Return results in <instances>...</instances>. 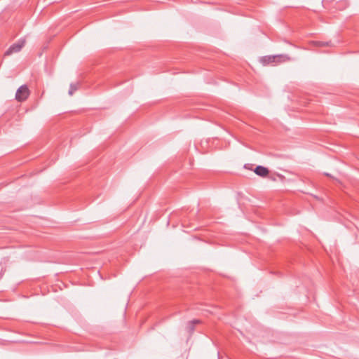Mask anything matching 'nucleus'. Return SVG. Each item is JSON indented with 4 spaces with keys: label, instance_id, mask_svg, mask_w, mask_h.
<instances>
[{
    "label": "nucleus",
    "instance_id": "5",
    "mask_svg": "<svg viewBox=\"0 0 359 359\" xmlns=\"http://www.w3.org/2000/svg\"><path fill=\"white\" fill-rule=\"evenodd\" d=\"M79 85L80 83L79 82L71 83L68 92L69 95L71 96L73 95V94L78 90Z\"/></svg>",
    "mask_w": 359,
    "mask_h": 359
},
{
    "label": "nucleus",
    "instance_id": "4",
    "mask_svg": "<svg viewBox=\"0 0 359 359\" xmlns=\"http://www.w3.org/2000/svg\"><path fill=\"white\" fill-rule=\"evenodd\" d=\"M254 172L258 176L264 177H266L269 172V170L267 168L262 165H257L254 170Z\"/></svg>",
    "mask_w": 359,
    "mask_h": 359
},
{
    "label": "nucleus",
    "instance_id": "1",
    "mask_svg": "<svg viewBox=\"0 0 359 359\" xmlns=\"http://www.w3.org/2000/svg\"><path fill=\"white\" fill-rule=\"evenodd\" d=\"M290 60H291V58L287 55H266L261 57L260 59V62L264 65L279 63Z\"/></svg>",
    "mask_w": 359,
    "mask_h": 359
},
{
    "label": "nucleus",
    "instance_id": "8",
    "mask_svg": "<svg viewBox=\"0 0 359 359\" xmlns=\"http://www.w3.org/2000/svg\"><path fill=\"white\" fill-rule=\"evenodd\" d=\"M319 44L322 45V46H325V43H320V42H318Z\"/></svg>",
    "mask_w": 359,
    "mask_h": 359
},
{
    "label": "nucleus",
    "instance_id": "3",
    "mask_svg": "<svg viewBox=\"0 0 359 359\" xmlns=\"http://www.w3.org/2000/svg\"><path fill=\"white\" fill-rule=\"evenodd\" d=\"M25 39H20L16 43H13L6 51L5 55H11L13 53H18L21 50L22 47L25 45Z\"/></svg>",
    "mask_w": 359,
    "mask_h": 359
},
{
    "label": "nucleus",
    "instance_id": "6",
    "mask_svg": "<svg viewBox=\"0 0 359 359\" xmlns=\"http://www.w3.org/2000/svg\"><path fill=\"white\" fill-rule=\"evenodd\" d=\"M199 323L198 320H194L191 321L187 327L189 332H194V325Z\"/></svg>",
    "mask_w": 359,
    "mask_h": 359
},
{
    "label": "nucleus",
    "instance_id": "2",
    "mask_svg": "<svg viewBox=\"0 0 359 359\" xmlns=\"http://www.w3.org/2000/svg\"><path fill=\"white\" fill-rule=\"evenodd\" d=\"M30 95V91L26 85H22L18 88L15 93V100L18 102L25 101Z\"/></svg>",
    "mask_w": 359,
    "mask_h": 359
},
{
    "label": "nucleus",
    "instance_id": "9",
    "mask_svg": "<svg viewBox=\"0 0 359 359\" xmlns=\"http://www.w3.org/2000/svg\"><path fill=\"white\" fill-rule=\"evenodd\" d=\"M2 277V273H0V278Z\"/></svg>",
    "mask_w": 359,
    "mask_h": 359
},
{
    "label": "nucleus",
    "instance_id": "7",
    "mask_svg": "<svg viewBox=\"0 0 359 359\" xmlns=\"http://www.w3.org/2000/svg\"><path fill=\"white\" fill-rule=\"evenodd\" d=\"M325 175L326 176L331 177V175H330L329 173H327V172H326V173H325Z\"/></svg>",
    "mask_w": 359,
    "mask_h": 359
}]
</instances>
